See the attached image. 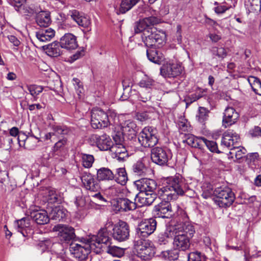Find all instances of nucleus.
Masks as SVG:
<instances>
[{
  "instance_id": "f257e3e1",
  "label": "nucleus",
  "mask_w": 261,
  "mask_h": 261,
  "mask_svg": "<svg viewBox=\"0 0 261 261\" xmlns=\"http://www.w3.org/2000/svg\"><path fill=\"white\" fill-rule=\"evenodd\" d=\"M186 190V185L179 176L171 177L167 179L165 185L158 190V195L164 200L154 208V214L158 218H169L176 213L177 216L184 215L186 219V213L175 204L169 201L175 200L178 195H182Z\"/></svg>"
},
{
  "instance_id": "f03ea898",
  "label": "nucleus",
  "mask_w": 261,
  "mask_h": 261,
  "mask_svg": "<svg viewBox=\"0 0 261 261\" xmlns=\"http://www.w3.org/2000/svg\"><path fill=\"white\" fill-rule=\"evenodd\" d=\"M135 184L140 191L135 197L138 206L150 205L156 198V181L152 179L143 178L136 180Z\"/></svg>"
},
{
  "instance_id": "7ed1b4c3",
  "label": "nucleus",
  "mask_w": 261,
  "mask_h": 261,
  "mask_svg": "<svg viewBox=\"0 0 261 261\" xmlns=\"http://www.w3.org/2000/svg\"><path fill=\"white\" fill-rule=\"evenodd\" d=\"M102 246L91 237L86 243L81 242L80 244L72 242L70 244L69 251L73 257L79 261H90L89 256L90 251H93L96 254L101 252Z\"/></svg>"
},
{
  "instance_id": "20e7f679",
  "label": "nucleus",
  "mask_w": 261,
  "mask_h": 261,
  "mask_svg": "<svg viewBox=\"0 0 261 261\" xmlns=\"http://www.w3.org/2000/svg\"><path fill=\"white\" fill-rule=\"evenodd\" d=\"M240 136L233 130L228 129L223 134L221 145L230 148L229 158L237 160L243 158L246 153V149L239 145Z\"/></svg>"
},
{
  "instance_id": "39448f33",
  "label": "nucleus",
  "mask_w": 261,
  "mask_h": 261,
  "mask_svg": "<svg viewBox=\"0 0 261 261\" xmlns=\"http://www.w3.org/2000/svg\"><path fill=\"white\" fill-rule=\"evenodd\" d=\"M215 203L220 207L230 206L235 200V195L231 189L226 186L215 189Z\"/></svg>"
},
{
  "instance_id": "423d86ee",
  "label": "nucleus",
  "mask_w": 261,
  "mask_h": 261,
  "mask_svg": "<svg viewBox=\"0 0 261 261\" xmlns=\"http://www.w3.org/2000/svg\"><path fill=\"white\" fill-rule=\"evenodd\" d=\"M142 40L148 47H160L165 42L166 34L163 31L152 29L143 33Z\"/></svg>"
},
{
  "instance_id": "0eeeda50",
  "label": "nucleus",
  "mask_w": 261,
  "mask_h": 261,
  "mask_svg": "<svg viewBox=\"0 0 261 261\" xmlns=\"http://www.w3.org/2000/svg\"><path fill=\"white\" fill-rule=\"evenodd\" d=\"M138 140L140 144L144 147H153L158 142L157 130L153 127H145L138 134Z\"/></svg>"
},
{
  "instance_id": "6e6552de",
  "label": "nucleus",
  "mask_w": 261,
  "mask_h": 261,
  "mask_svg": "<svg viewBox=\"0 0 261 261\" xmlns=\"http://www.w3.org/2000/svg\"><path fill=\"white\" fill-rule=\"evenodd\" d=\"M91 124L93 128H102L108 126L110 119L105 111L94 108L91 113Z\"/></svg>"
},
{
  "instance_id": "1a4fd4ad",
  "label": "nucleus",
  "mask_w": 261,
  "mask_h": 261,
  "mask_svg": "<svg viewBox=\"0 0 261 261\" xmlns=\"http://www.w3.org/2000/svg\"><path fill=\"white\" fill-rule=\"evenodd\" d=\"M135 245L137 255L142 260L150 259L155 253L154 247L147 240L137 241Z\"/></svg>"
},
{
  "instance_id": "9d476101",
  "label": "nucleus",
  "mask_w": 261,
  "mask_h": 261,
  "mask_svg": "<svg viewBox=\"0 0 261 261\" xmlns=\"http://www.w3.org/2000/svg\"><path fill=\"white\" fill-rule=\"evenodd\" d=\"M172 158L170 150L162 147H156L151 149V159L153 162L159 165H164Z\"/></svg>"
},
{
  "instance_id": "9b49d317",
  "label": "nucleus",
  "mask_w": 261,
  "mask_h": 261,
  "mask_svg": "<svg viewBox=\"0 0 261 261\" xmlns=\"http://www.w3.org/2000/svg\"><path fill=\"white\" fill-rule=\"evenodd\" d=\"M89 142L91 145H95L100 150L105 151L110 150L113 144L110 137L105 134L100 136L92 135L89 138Z\"/></svg>"
},
{
  "instance_id": "f8f14e48",
  "label": "nucleus",
  "mask_w": 261,
  "mask_h": 261,
  "mask_svg": "<svg viewBox=\"0 0 261 261\" xmlns=\"http://www.w3.org/2000/svg\"><path fill=\"white\" fill-rule=\"evenodd\" d=\"M113 222L112 221L108 220L103 227L99 230L97 234L92 236L93 240L100 244L101 246L102 243L108 244L109 243V241H111V238L109 236V232L112 229H113Z\"/></svg>"
},
{
  "instance_id": "ddd939ff",
  "label": "nucleus",
  "mask_w": 261,
  "mask_h": 261,
  "mask_svg": "<svg viewBox=\"0 0 261 261\" xmlns=\"http://www.w3.org/2000/svg\"><path fill=\"white\" fill-rule=\"evenodd\" d=\"M112 235L114 239L119 242L128 239L129 236V229L128 224L125 222L120 221L114 225Z\"/></svg>"
},
{
  "instance_id": "4468645a",
  "label": "nucleus",
  "mask_w": 261,
  "mask_h": 261,
  "mask_svg": "<svg viewBox=\"0 0 261 261\" xmlns=\"http://www.w3.org/2000/svg\"><path fill=\"white\" fill-rule=\"evenodd\" d=\"M113 139L115 144H113L110 151L114 153V158L119 161H123L128 157L127 151L124 145L121 143L122 140L118 135H115Z\"/></svg>"
},
{
  "instance_id": "2eb2a0df",
  "label": "nucleus",
  "mask_w": 261,
  "mask_h": 261,
  "mask_svg": "<svg viewBox=\"0 0 261 261\" xmlns=\"http://www.w3.org/2000/svg\"><path fill=\"white\" fill-rule=\"evenodd\" d=\"M54 229L58 232L60 240L66 243H69L75 236L74 228L67 225L58 224Z\"/></svg>"
},
{
  "instance_id": "dca6fc26",
  "label": "nucleus",
  "mask_w": 261,
  "mask_h": 261,
  "mask_svg": "<svg viewBox=\"0 0 261 261\" xmlns=\"http://www.w3.org/2000/svg\"><path fill=\"white\" fill-rule=\"evenodd\" d=\"M182 67L177 63H167L160 69L161 74L165 77H174L181 73Z\"/></svg>"
},
{
  "instance_id": "f3484780",
  "label": "nucleus",
  "mask_w": 261,
  "mask_h": 261,
  "mask_svg": "<svg viewBox=\"0 0 261 261\" xmlns=\"http://www.w3.org/2000/svg\"><path fill=\"white\" fill-rule=\"evenodd\" d=\"M156 222L152 218L141 222L137 230L138 235L147 237L152 233L156 228Z\"/></svg>"
},
{
  "instance_id": "a211bd4d",
  "label": "nucleus",
  "mask_w": 261,
  "mask_h": 261,
  "mask_svg": "<svg viewBox=\"0 0 261 261\" xmlns=\"http://www.w3.org/2000/svg\"><path fill=\"white\" fill-rule=\"evenodd\" d=\"M31 217L38 224L44 225L49 221V216L44 210L40 209L38 206H33L31 208Z\"/></svg>"
},
{
  "instance_id": "6ab92c4d",
  "label": "nucleus",
  "mask_w": 261,
  "mask_h": 261,
  "mask_svg": "<svg viewBox=\"0 0 261 261\" xmlns=\"http://www.w3.org/2000/svg\"><path fill=\"white\" fill-rule=\"evenodd\" d=\"M81 179L84 187L88 190L92 192H97L100 186L94 176L90 173L84 172L82 173Z\"/></svg>"
},
{
  "instance_id": "aec40b11",
  "label": "nucleus",
  "mask_w": 261,
  "mask_h": 261,
  "mask_svg": "<svg viewBox=\"0 0 261 261\" xmlns=\"http://www.w3.org/2000/svg\"><path fill=\"white\" fill-rule=\"evenodd\" d=\"M239 114L232 107H227L224 113L223 124L226 127L235 123L239 118Z\"/></svg>"
},
{
  "instance_id": "412c9836",
  "label": "nucleus",
  "mask_w": 261,
  "mask_h": 261,
  "mask_svg": "<svg viewBox=\"0 0 261 261\" xmlns=\"http://www.w3.org/2000/svg\"><path fill=\"white\" fill-rule=\"evenodd\" d=\"M15 229L20 232L23 237H27L29 234L31 233L32 227L29 218H23L17 220L14 224Z\"/></svg>"
},
{
  "instance_id": "4be33fe9",
  "label": "nucleus",
  "mask_w": 261,
  "mask_h": 261,
  "mask_svg": "<svg viewBox=\"0 0 261 261\" xmlns=\"http://www.w3.org/2000/svg\"><path fill=\"white\" fill-rule=\"evenodd\" d=\"M173 245L175 249L186 251L190 247V239L184 233H180L174 238Z\"/></svg>"
},
{
  "instance_id": "5701e85b",
  "label": "nucleus",
  "mask_w": 261,
  "mask_h": 261,
  "mask_svg": "<svg viewBox=\"0 0 261 261\" xmlns=\"http://www.w3.org/2000/svg\"><path fill=\"white\" fill-rule=\"evenodd\" d=\"M62 48L67 50H72L77 47L76 37L71 33H66L60 40Z\"/></svg>"
},
{
  "instance_id": "b1692460",
  "label": "nucleus",
  "mask_w": 261,
  "mask_h": 261,
  "mask_svg": "<svg viewBox=\"0 0 261 261\" xmlns=\"http://www.w3.org/2000/svg\"><path fill=\"white\" fill-rule=\"evenodd\" d=\"M134 202L127 198H119L116 201L114 205L118 211H128L134 210L138 206L137 202Z\"/></svg>"
},
{
  "instance_id": "393cba45",
  "label": "nucleus",
  "mask_w": 261,
  "mask_h": 261,
  "mask_svg": "<svg viewBox=\"0 0 261 261\" xmlns=\"http://www.w3.org/2000/svg\"><path fill=\"white\" fill-rule=\"evenodd\" d=\"M71 18L77 23V24L84 28L88 29L91 25L90 17L80 13L77 10L71 11Z\"/></svg>"
},
{
  "instance_id": "a878e982",
  "label": "nucleus",
  "mask_w": 261,
  "mask_h": 261,
  "mask_svg": "<svg viewBox=\"0 0 261 261\" xmlns=\"http://www.w3.org/2000/svg\"><path fill=\"white\" fill-rule=\"evenodd\" d=\"M179 216H180L182 220L185 221L184 222L180 223H177V224L180 226L179 229L180 233H184L186 236H188L189 238L193 237L195 232L194 226L191 223L187 222L188 220V217L186 219L183 214L179 215Z\"/></svg>"
},
{
  "instance_id": "bb28decb",
  "label": "nucleus",
  "mask_w": 261,
  "mask_h": 261,
  "mask_svg": "<svg viewBox=\"0 0 261 261\" xmlns=\"http://www.w3.org/2000/svg\"><path fill=\"white\" fill-rule=\"evenodd\" d=\"M36 22L41 27H47L51 23L50 13L48 11H40L37 13Z\"/></svg>"
},
{
  "instance_id": "cd10ccee",
  "label": "nucleus",
  "mask_w": 261,
  "mask_h": 261,
  "mask_svg": "<svg viewBox=\"0 0 261 261\" xmlns=\"http://www.w3.org/2000/svg\"><path fill=\"white\" fill-rule=\"evenodd\" d=\"M55 35V31L51 28L41 30L36 33L37 39L42 42L50 41Z\"/></svg>"
},
{
  "instance_id": "c85d7f7f",
  "label": "nucleus",
  "mask_w": 261,
  "mask_h": 261,
  "mask_svg": "<svg viewBox=\"0 0 261 261\" xmlns=\"http://www.w3.org/2000/svg\"><path fill=\"white\" fill-rule=\"evenodd\" d=\"M111 245V241H109V243L108 244L102 243L101 251L105 250L112 255L117 257H120L123 255L124 251L123 248Z\"/></svg>"
},
{
  "instance_id": "c756f323",
  "label": "nucleus",
  "mask_w": 261,
  "mask_h": 261,
  "mask_svg": "<svg viewBox=\"0 0 261 261\" xmlns=\"http://www.w3.org/2000/svg\"><path fill=\"white\" fill-rule=\"evenodd\" d=\"M147 57L149 61L157 64H161L164 60V57L161 53H159L156 49L149 48L146 50Z\"/></svg>"
},
{
  "instance_id": "7c9ffc66",
  "label": "nucleus",
  "mask_w": 261,
  "mask_h": 261,
  "mask_svg": "<svg viewBox=\"0 0 261 261\" xmlns=\"http://www.w3.org/2000/svg\"><path fill=\"white\" fill-rule=\"evenodd\" d=\"M98 180H111L114 179V174L108 168L102 167L97 171Z\"/></svg>"
},
{
  "instance_id": "2f4dec72",
  "label": "nucleus",
  "mask_w": 261,
  "mask_h": 261,
  "mask_svg": "<svg viewBox=\"0 0 261 261\" xmlns=\"http://www.w3.org/2000/svg\"><path fill=\"white\" fill-rule=\"evenodd\" d=\"M137 125L135 122L128 120L124 122L121 127L122 133L124 135L133 136L135 135Z\"/></svg>"
},
{
  "instance_id": "473e14b6",
  "label": "nucleus",
  "mask_w": 261,
  "mask_h": 261,
  "mask_svg": "<svg viewBox=\"0 0 261 261\" xmlns=\"http://www.w3.org/2000/svg\"><path fill=\"white\" fill-rule=\"evenodd\" d=\"M61 45L60 42H54L48 44L46 47V53L51 57H58L62 53Z\"/></svg>"
},
{
  "instance_id": "72a5a7b5",
  "label": "nucleus",
  "mask_w": 261,
  "mask_h": 261,
  "mask_svg": "<svg viewBox=\"0 0 261 261\" xmlns=\"http://www.w3.org/2000/svg\"><path fill=\"white\" fill-rule=\"evenodd\" d=\"M66 215V211L61 206L53 207L49 213V216L51 219L59 221L64 218Z\"/></svg>"
},
{
  "instance_id": "f704fd0d",
  "label": "nucleus",
  "mask_w": 261,
  "mask_h": 261,
  "mask_svg": "<svg viewBox=\"0 0 261 261\" xmlns=\"http://www.w3.org/2000/svg\"><path fill=\"white\" fill-rule=\"evenodd\" d=\"M114 179L118 184L121 186H124L126 184L128 177L124 168H119L116 169Z\"/></svg>"
},
{
  "instance_id": "c9c22d12",
  "label": "nucleus",
  "mask_w": 261,
  "mask_h": 261,
  "mask_svg": "<svg viewBox=\"0 0 261 261\" xmlns=\"http://www.w3.org/2000/svg\"><path fill=\"white\" fill-rule=\"evenodd\" d=\"M210 111L206 108L200 107L196 115V120L200 124L204 125L209 117Z\"/></svg>"
},
{
  "instance_id": "e433bc0d",
  "label": "nucleus",
  "mask_w": 261,
  "mask_h": 261,
  "mask_svg": "<svg viewBox=\"0 0 261 261\" xmlns=\"http://www.w3.org/2000/svg\"><path fill=\"white\" fill-rule=\"evenodd\" d=\"M203 138L191 135L188 137L186 142L189 145L192 147L202 149L203 147Z\"/></svg>"
},
{
  "instance_id": "4c0bfd02",
  "label": "nucleus",
  "mask_w": 261,
  "mask_h": 261,
  "mask_svg": "<svg viewBox=\"0 0 261 261\" xmlns=\"http://www.w3.org/2000/svg\"><path fill=\"white\" fill-rule=\"evenodd\" d=\"M140 0H121L119 8L120 13L123 14L130 10Z\"/></svg>"
},
{
  "instance_id": "58836bf2",
  "label": "nucleus",
  "mask_w": 261,
  "mask_h": 261,
  "mask_svg": "<svg viewBox=\"0 0 261 261\" xmlns=\"http://www.w3.org/2000/svg\"><path fill=\"white\" fill-rule=\"evenodd\" d=\"M180 226L177 223L175 225H171L167 227L164 233L171 240L173 238L174 239L178 234L180 233Z\"/></svg>"
},
{
  "instance_id": "ea45409f",
  "label": "nucleus",
  "mask_w": 261,
  "mask_h": 261,
  "mask_svg": "<svg viewBox=\"0 0 261 261\" xmlns=\"http://www.w3.org/2000/svg\"><path fill=\"white\" fill-rule=\"evenodd\" d=\"M248 82L252 90L256 94L261 96V81L255 76H250Z\"/></svg>"
},
{
  "instance_id": "a19ab883",
  "label": "nucleus",
  "mask_w": 261,
  "mask_h": 261,
  "mask_svg": "<svg viewBox=\"0 0 261 261\" xmlns=\"http://www.w3.org/2000/svg\"><path fill=\"white\" fill-rule=\"evenodd\" d=\"M26 88L35 100L37 99V95L41 93L44 89L43 86L35 84H28L26 85Z\"/></svg>"
},
{
  "instance_id": "79ce46f5",
  "label": "nucleus",
  "mask_w": 261,
  "mask_h": 261,
  "mask_svg": "<svg viewBox=\"0 0 261 261\" xmlns=\"http://www.w3.org/2000/svg\"><path fill=\"white\" fill-rule=\"evenodd\" d=\"M80 157L84 167L89 168L92 167L94 161V158L92 155L81 153L80 154Z\"/></svg>"
},
{
  "instance_id": "37998d69",
  "label": "nucleus",
  "mask_w": 261,
  "mask_h": 261,
  "mask_svg": "<svg viewBox=\"0 0 261 261\" xmlns=\"http://www.w3.org/2000/svg\"><path fill=\"white\" fill-rule=\"evenodd\" d=\"M139 85L142 88L150 89L155 85V81L150 77L145 75L140 81Z\"/></svg>"
},
{
  "instance_id": "c03bdc74",
  "label": "nucleus",
  "mask_w": 261,
  "mask_h": 261,
  "mask_svg": "<svg viewBox=\"0 0 261 261\" xmlns=\"http://www.w3.org/2000/svg\"><path fill=\"white\" fill-rule=\"evenodd\" d=\"M245 5L250 12L259 11L261 9L260 0H248L247 2H245Z\"/></svg>"
},
{
  "instance_id": "a18cd8bd",
  "label": "nucleus",
  "mask_w": 261,
  "mask_h": 261,
  "mask_svg": "<svg viewBox=\"0 0 261 261\" xmlns=\"http://www.w3.org/2000/svg\"><path fill=\"white\" fill-rule=\"evenodd\" d=\"M133 170L134 172L138 175H144L147 172L146 167L141 161L137 162L133 165Z\"/></svg>"
},
{
  "instance_id": "49530a36",
  "label": "nucleus",
  "mask_w": 261,
  "mask_h": 261,
  "mask_svg": "<svg viewBox=\"0 0 261 261\" xmlns=\"http://www.w3.org/2000/svg\"><path fill=\"white\" fill-rule=\"evenodd\" d=\"M160 256L163 259L170 260H174L178 257V253L174 250L162 251Z\"/></svg>"
},
{
  "instance_id": "de8ad7c7",
  "label": "nucleus",
  "mask_w": 261,
  "mask_h": 261,
  "mask_svg": "<svg viewBox=\"0 0 261 261\" xmlns=\"http://www.w3.org/2000/svg\"><path fill=\"white\" fill-rule=\"evenodd\" d=\"M52 129L60 137H63L64 135H67L69 132V129L66 126L54 125L52 126Z\"/></svg>"
},
{
  "instance_id": "09e8293b",
  "label": "nucleus",
  "mask_w": 261,
  "mask_h": 261,
  "mask_svg": "<svg viewBox=\"0 0 261 261\" xmlns=\"http://www.w3.org/2000/svg\"><path fill=\"white\" fill-rule=\"evenodd\" d=\"M205 145L208 149L213 152L219 153L221 152L218 148V146L216 142L213 141L207 140L205 138H203V146Z\"/></svg>"
},
{
  "instance_id": "8fccbe9b",
  "label": "nucleus",
  "mask_w": 261,
  "mask_h": 261,
  "mask_svg": "<svg viewBox=\"0 0 261 261\" xmlns=\"http://www.w3.org/2000/svg\"><path fill=\"white\" fill-rule=\"evenodd\" d=\"M205 92V90L204 89H199L196 93L189 95L187 100L190 101V103H192L196 100L199 99L200 98L204 96V93Z\"/></svg>"
},
{
  "instance_id": "3c124183",
  "label": "nucleus",
  "mask_w": 261,
  "mask_h": 261,
  "mask_svg": "<svg viewBox=\"0 0 261 261\" xmlns=\"http://www.w3.org/2000/svg\"><path fill=\"white\" fill-rule=\"evenodd\" d=\"M152 29L148 28L146 23H143V19H142L137 23L134 30L136 33H139L141 32H143L144 33L145 31H150Z\"/></svg>"
},
{
  "instance_id": "603ef678",
  "label": "nucleus",
  "mask_w": 261,
  "mask_h": 261,
  "mask_svg": "<svg viewBox=\"0 0 261 261\" xmlns=\"http://www.w3.org/2000/svg\"><path fill=\"white\" fill-rule=\"evenodd\" d=\"M152 29L148 28L146 23H143V19H142L137 23L134 30L136 33H139L141 32H143L144 33L145 31H150Z\"/></svg>"
},
{
  "instance_id": "864d4df0",
  "label": "nucleus",
  "mask_w": 261,
  "mask_h": 261,
  "mask_svg": "<svg viewBox=\"0 0 261 261\" xmlns=\"http://www.w3.org/2000/svg\"><path fill=\"white\" fill-rule=\"evenodd\" d=\"M23 145L25 148L33 150L37 146V142L34 138H27L24 140Z\"/></svg>"
},
{
  "instance_id": "5fc2aeb1",
  "label": "nucleus",
  "mask_w": 261,
  "mask_h": 261,
  "mask_svg": "<svg viewBox=\"0 0 261 261\" xmlns=\"http://www.w3.org/2000/svg\"><path fill=\"white\" fill-rule=\"evenodd\" d=\"M177 125L180 129L182 131H186L188 130L189 126V124L187 120L184 117H180L177 122Z\"/></svg>"
},
{
  "instance_id": "6e6d98bb",
  "label": "nucleus",
  "mask_w": 261,
  "mask_h": 261,
  "mask_svg": "<svg viewBox=\"0 0 261 261\" xmlns=\"http://www.w3.org/2000/svg\"><path fill=\"white\" fill-rule=\"evenodd\" d=\"M213 51L219 58H224L227 56V52L224 47L214 48Z\"/></svg>"
},
{
  "instance_id": "4d7b16f0",
  "label": "nucleus",
  "mask_w": 261,
  "mask_h": 261,
  "mask_svg": "<svg viewBox=\"0 0 261 261\" xmlns=\"http://www.w3.org/2000/svg\"><path fill=\"white\" fill-rule=\"evenodd\" d=\"M60 137L55 133V131L46 134L44 136V139L46 141L49 140L51 142L56 141Z\"/></svg>"
},
{
  "instance_id": "13d9d810",
  "label": "nucleus",
  "mask_w": 261,
  "mask_h": 261,
  "mask_svg": "<svg viewBox=\"0 0 261 261\" xmlns=\"http://www.w3.org/2000/svg\"><path fill=\"white\" fill-rule=\"evenodd\" d=\"M158 22V19L154 16L146 17L143 19V23H146L148 27L156 24Z\"/></svg>"
},
{
  "instance_id": "bf43d9fd",
  "label": "nucleus",
  "mask_w": 261,
  "mask_h": 261,
  "mask_svg": "<svg viewBox=\"0 0 261 261\" xmlns=\"http://www.w3.org/2000/svg\"><path fill=\"white\" fill-rule=\"evenodd\" d=\"M249 134L252 137H261V128L258 126H255L250 129Z\"/></svg>"
},
{
  "instance_id": "052dcab7",
  "label": "nucleus",
  "mask_w": 261,
  "mask_h": 261,
  "mask_svg": "<svg viewBox=\"0 0 261 261\" xmlns=\"http://www.w3.org/2000/svg\"><path fill=\"white\" fill-rule=\"evenodd\" d=\"M213 195H215V190H213L211 186L210 185L209 187H207V189L203 190L202 196L203 198L207 199Z\"/></svg>"
},
{
  "instance_id": "680f3d73",
  "label": "nucleus",
  "mask_w": 261,
  "mask_h": 261,
  "mask_svg": "<svg viewBox=\"0 0 261 261\" xmlns=\"http://www.w3.org/2000/svg\"><path fill=\"white\" fill-rule=\"evenodd\" d=\"M188 261H201V256L199 252H191L189 254Z\"/></svg>"
},
{
  "instance_id": "e2e57ef3",
  "label": "nucleus",
  "mask_w": 261,
  "mask_h": 261,
  "mask_svg": "<svg viewBox=\"0 0 261 261\" xmlns=\"http://www.w3.org/2000/svg\"><path fill=\"white\" fill-rule=\"evenodd\" d=\"M67 143V139L65 138L59 139L54 146V150L57 151L64 147Z\"/></svg>"
},
{
  "instance_id": "0e129e2a",
  "label": "nucleus",
  "mask_w": 261,
  "mask_h": 261,
  "mask_svg": "<svg viewBox=\"0 0 261 261\" xmlns=\"http://www.w3.org/2000/svg\"><path fill=\"white\" fill-rule=\"evenodd\" d=\"M73 82L77 94L80 96V94L83 93V88L82 87L80 80L76 78H74L73 79Z\"/></svg>"
},
{
  "instance_id": "69168bd1",
  "label": "nucleus",
  "mask_w": 261,
  "mask_h": 261,
  "mask_svg": "<svg viewBox=\"0 0 261 261\" xmlns=\"http://www.w3.org/2000/svg\"><path fill=\"white\" fill-rule=\"evenodd\" d=\"M170 239L165 235V233H161L158 236V243L160 245H165L169 243Z\"/></svg>"
},
{
  "instance_id": "338daca9",
  "label": "nucleus",
  "mask_w": 261,
  "mask_h": 261,
  "mask_svg": "<svg viewBox=\"0 0 261 261\" xmlns=\"http://www.w3.org/2000/svg\"><path fill=\"white\" fill-rule=\"evenodd\" d=\"M74 202L77 208H82L85 205V200L81 196H77Z\"/></svg>"
},
{
  "instance_id": "774afa93",
  "label": "nucleus",
  "mask_w": 261,
  "mask_h": 261,
  "mask_svg": "<svg viewBox=\"0 0 261 261\" xmlns=\"http://www.w3.org/2000/svg\"><path fill=\"white\" fill-rule=\"evenodd\" d=\"M51 245V242L50 240H45L40 242L39 244L41 250L44 251L46 249H48Z\"/></svg>"
}]
</instances>
